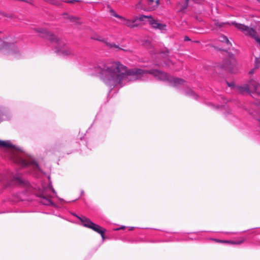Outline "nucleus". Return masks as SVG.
Masks as SVG:
<instances>
[{
	"label": "nucleus",
	"mask_w": 260,
	"mask_h": 260,
	"mask_svg": "<svg viewBox=\"0 0 260 260\" xmlns=\"http://www.w3.org/2000/svg\"><path fill=\"white\" fill-rule=\"evenodd\" d=\"M100 79L107 86L114 87L118 85L123 86L129 81L142 79L144 74H152L156 79L168 80L172 86L179 87L185 85L183 79L170 77L164 72L158 70L149 71L134 69L128 70L127 68L119 61H113L95 67Z\"/></svg>",
	"instance_id": "1"
},
{
	"label": "nucleus",
	"mask_w": 260,
	"mask_h": 260,
	"mask_svg": "<svg viewBox=\"0 0 260 260\" xmlns=\"http://www.w3.org/2000/svg\"><path fill=\"white\" fill-rule=\"evenodd\" d=\"M0 146L10 149V158L14 162L22 167L30 166L35 173L41 171L38 165L31 156L19 147L13 145L10 141L0 140Z\"/></svg>",
	"instance_id": "2"
},
{
	"label": "nucleus",
	"mask_w": 260,
	"mask_h": 260,
	"mask_svg": "<svg viewBox=\"0 0 260 260\" xmlns=\"http://www.w3.org/2000/svg\"><path fill=\"white\" fill-rule=\"evenodd\" d=\"M47 38L51 41L55 43V51L59 55L66 56L74 54L73 50L67 45L64 40L58 39L50 32L47 34Z\"/></svg>",
	"instance_id": "3"
},
{
	"label": "nucleus",
	"mask_w": 260,
	"mask_h": 260,
	"mask_svg": "<svg viewBox=\"0 0 260 260\" xmlns=\"http://www.w3.org/2000/svg\"><path fill=\"white\" fill-rule=\"evenodd\" d=\"M136 27L142 22L143 23H149L153 28L158 29L160 30H164L166 29V25L160 22L159 21L153 19L151 16L141 15L135 17Z\"/></svg>",
	"instance_id": "4"
},
{
	"label": "nucleus",
	"mask_w": 260,
	"mask_h": 260,
	"mask_svg": "<svg viewBox=\"0 0 260 260\" xmlns=\"http://www.w3.org/2000/svg\"><path fill=\"white\" fill-rule=\"evenodd\" d=\"M232 24L234 25L237 29L241 30L246 36H249L254 39L255 42L260 45V38L258 36L255 29L244 24L238 23L235 22H232Z\"/></svg>",
	"instance_id": "5"
},
{
	"label": "nucleus",
	"mask_w": 260,
	"mask_h": 260,
	"mask_svg": "<svg viewBox=\"0 0 260 260\" xmlns=\"http://www.w3.org/2000/svg\"><path fill=\"white\" fill-rule=\"evenodd\" d=\"M74 215L80 219L84 226L93 230L95 232L101 234L103 239L105 238L104 233L105 232L106 230L102 228L100 225L92 222L89 219L85 216L79 217L76 214H74Z\"/></svg>",
	"instance_id": "6"
},
{
	"label": "nucleus",
	"mask_w": 260,
	"mask_h": 260,
	"mask_svg": "<svg viewBox=\"0 0 260 260\" xmlns=\"http://www.w3.org/2000/svg\"><path fill=\"white\" fill-rule=\"evenodd\" d=\"M159 0H139L135 6L138 11H150L155 9L158 5Z\"/></svg>",
	"instance_id": "7"
},
{
	"label": "nucleus",
	"mask_w": 260,
	"mask_h": 260,
	"mask_svg": "<svg viewBox=\"0 0 260 260\" xmlns=\"http://www.w3.org/2000/svg\"><path fill=\"white\" fill-rule=\"evenodd\" d=\"M260 88V84L255 79H251L248 84L244 86L239 87V91L242 93H248L253 92L257 96H260V92L258 90Z\"/></svg>",
	"instance_id": "8"
},
{
	"label": "nucleus",
	"mask_w": 260,
	"mask_h": 260,
	"mask_svg": "<svg viewBox=\"0 0 260 260\" xmlns=\"http://www.w3.org/2000/svg\"><path fill=\"white\" fill-rule=\"evenodd\" d=\"M110 13L112 15L119 19V21L117 22L119 24L126 25L130 28L136 27V20H135V18L133 19H126L122 16L118 15L113 9L110 10Z\"/></svg>",
	"instance_id": "9"
},
{
	"label": "nucleus",
	"mask_w": 260,
	"mask_h": 260,
	"mask_svg": "<svg viewBox=\"0 0 260 260\" xmlns=\"http://www.w3.org/2000/svg\"><path fill=\"white\" fill-rule=\"evenodd\" d=\"M51 191L54 193H56L55 191L52 188L49 187L48 189H44L40 194V202L45 205H52L53 203L51 201V196L49 194L48 192Z\"/></svg>",
	"instance_id": "10"
},
{
	"label": "nucleus",
	"mask_w": 260,
	"mask_h": 260,
	"mask_svg": "<svg viewBox=\"0 0 260 260\" xmlns=\"http://www.w3.org/2000/svg\"><path fill=\"white\" fill-rule=\"evenodd\" d=\"M192 1L194 2L197 4L202 3L203 2V0H185L177 5L176 7L177 11H182L187 7L188 4L190 3Z\"/></svg>",
	"instance_id": "11"
},
{
	"label": "nucleus",
	"mask_w": 260,
	"mask_h": 260,
	"mask_svg": "<svg viewBox=\"0 0 260 260\" xmlns=\"http://www.w3.org/2000/svg\"><path fill=\"white\" fill-rule=\"evenodd\" d=\"M3 48L8 49L14 52H16L18 51L17 47L14 44L4 42L0 39V50Z\"/></svg>",
	"instance_id": "12"
},
{
	"label": "nucleus",
	"mask_w": 260,
	"mask_h": 260,
	"mask_svg": "<svg viewBox=\"0 0 260 260\" xmlns=\"http://www.w3.org/2000/svg\"><path fill=\"white\" fill-rule=\"evenodd\" d=\"M10 118L9 112L5 109H0V122L3 120L9 119Z\"/></svg>",
	"instance_id": "13"
},
{
	"label": "nucleus",
	"mask_w": 260,
	"mask_h": 260,
	"mask_svg": "<svg viewBox=\"0 0 260 260\" xmlns=\"http://www.w3.org/2000/svg\"><path fill=\"white\" fill-rule=\"evenodd\" d=\"M94 39L105 43L107 45V46L110 48L117 47V45L115 44L107 42V40L106 39L103 38L101 37H98L97 38H94Z\"/></svg>",
	"instance_id": "14"
},
{
	"label": "nucleus",
	"mask_w": 260,
	"mask_h": 260,
	"mask_svg": "<svg viewBox=\"0 0 260 260\" xmlns=\"http://www.w3.org/2000/svg\"><path fill=\"white\" fill-rule=\"evenodd\" d=\"M236 61L235 59L232 58L229 61V63L227 65L226 68L230 70L231 72L232 71V69L236 67Z\"/></svg>",
	"instance_id": "15"
},
{
	"label": "nucleus",
	"mask_w": 260,
	"mask_h": 260,
	"mask_svg": "<svg viewBox=\"0 0 260 260\" xmlns=\"http://www.w3.org/2000/svg\"><path fill=\"white\" fill-rule=\"evenodd\" d=\"M64 18L69 19L71 22H74L76 24L80 23V21L78 18L73 16H70L68 14H64Z\"/></svg>",
	"instance_id": "16"
},
{
	"label": "nucleus",
	"mask_w": 260,
	"mask_h": 260,
	"mask_svg": "<svg viewBox=\"0 0 260 260\" xmlns=\"http://www.w3.org/2000/svg\"><path fill=\"white\" fill-rule=\"evenodd\" d=\"M254 67L255 69H258L260 67V59L256 57L254 60Z\"/></svg>",
	"instance_id": "17"
},
{
	"label": "nucleus",
	"mask_w": 260,
	"mask_h": 260,
	"mask_svg": "<svg viewBox=\"0 0 260 260\" xmlns=\"http://www.w3.org/2000/svg\"><path fill=\"white\" fill-rule=\"evenodd\" d=\"M220 41L221 42H225L227 44L230 43V41H229L228 38L225 36H222L220 37Z\"/></svg>",
	"instance_id": "18"
},
{
	"label": "nucleus",
	"mask_w": 260,
	"mask_h": 260,
	"mask_svg": "<svg viewBox=\"0 0 260 260\" xmlns=\"http://www.w3.org/2000/svg\"><path fill=\"white\" fill-rule=\"evenodd\" d=\"M14 180L15 181L16 183H21V179L19 175H16L15 176L13 177Z\"/></svg>",
	"instance_id": "19"
},
{
	"label": "nucleus",
	"mask_w": 260,
	"mask_h": 260,
	"mask_svg": "<svg viewBox=\"0 0 260 260\" xmlns=\"http://www.w3.org/2000/svg\"><path fill=\"white\" fill-rule=\"evenodd\" d=\"M189 92H186V94H188V95H192L194 98H196L197 95L195 93H194L193 91L191 90V89H189Z\"/></svg>",
	"instance_id": "20"
},
{
	"label": "nucleus",
	"mask_w": 260,
	"mask_h": 260,
	"mask_svg": "<svg viewBox=\"0 0 260 260\" xmlns=\"http://www.w3.org/2000/svg\"><path fill=\"white\" fill-rule=\"evenodd\" d=\"M217 241L220 242L230 243L232 244H235V241H220V240H218Z\"/></svg>",
	"instance_id": "21"
},
{
	"label": "nucleus",
	"mask_w": 260,
	"mask_h": 260,
	"mask_svg": "<svg viewBox=\"0 0 260 260\" xmlns=\"http://www.w3.org/2000/svg\"><path fill=\"white\" fill-rule=\"evenodd\" d=\"M245 238H243L240 241H235V244H240L245 241Z\"/></svg>",
	"instance_id": "22"
},
{
	"label": "nucleus",
	"mask_w": 260,
	"mask_h": 260,
	"mask_svg": "<svg viewBox=\"0 0 260 260\" xmlns=\"http://www.w3.org/2000/svg\"><path fill=\"white\" fill-rule=\"evenodd\" d=\"M253 116L254 118L256 119L257 121H258L260 123V114L257 113L256 115Z\"/></svg>",
	"instance_id": "23"
},
{
	"label": "nucleus",
	"mask_w": 260,
	"mask_h": 260,
	"mask_svg": "<svg viewBox=\"0 0 260 260\" xmlns=\"http://www.w3.org/2000/svg\"><path fill=\"white\" fill-rule=\"evenodd\" d=\"M256 69H255V67H254L253 69H252L251 70H250V71H249V74H253V73H254V72H255V70H256Z\"/></svg>",
	"instance_id": "24"
},
{
	"label": "nucleus",
	"mask_w": 260,
	"mask_h": 260,
	"mask_svg": "<svg viewBox=\"0 0 260 260\" xmlns=\"http://www.w3.org/2000/svg\"><path fill=\"white\" fill-rule=\"evenodd\" d=\"M124 229V226H122V227H121V228H120L119 229H117L116 230H121V229Z\"/></svg>",
	"instance_id": "25"
},
{
	"label": "nucleus",
	"mask_w": 260,
	"mask_h": 260,
	"mask_svg": "<svg viewBox=\"0 0 260 260\" xmlns=\"http://www.w3.org/2000/svg\"><path fill=\"white\" fill-rule=\"evenodd\" d=\"M42 31H44V30H42V29H40L38 30V31H39V32H42Z\"/></svg>",
	"instance_id": "26"
},
{
	"label": "nucleus",
	"mask_w": 260,
	"mask_h": 260,
	"mask_svg": "<svg viewBox=\"0 0 260 260\" xmlns=\"http://www.w3.org/2000/svg\"><path fill=\"white\" fill-rule=\"evenodd\" d=\"M134 227H130L129 230H132L133 229H134Z\"/></svg>",
	"instance_id": "27"
},
{
	"label": "nucleus",
	"mask_w": 260,
	"mask_h": 260,
	"mask_svg": "<svg viewBox=\"0 0 260 260\" xmlns=\"http://www.w3.org/2000/svg\"><path fill=\"white\" fill-rule=\"evenodd\" d=\"M185 40H189V39L188 38V37H185Z\"/></svg>",
	"instance_id": "28"
},
{
	"label": "nucleus",
	"mask_w": 260,
	"mask_h": 260,
	"mask_svg": "<svg viewBox=\"0 0 260 260\" xmlns=\"http://www.w3.org/2000/svg\"><path fill=\"white\" fill-rule=\"evenodd\" d=\"M4 179L5 180H7L8 179H7V177H5V178H4Z\"/></svg>",
	"instance_id": "29"
},
{
	"label": "nucleus",
	"mask_w": 260,
	"mask_h": 260,
	"mask_svg": "<svg viewBox=\"0 0 260 260\" xmlns=\"http://www.w3.org/2000/svg\"><path fill=\"white\" fill-rule=\"evenodd\" d=\"M112 48H115L114 47H113ZM116 48H119V49H120V48H119L118 46Z\"/></svg>",
	"instance_id": "30"
},
{
	"label": "nucleus",
	"mask_w": 260,
	"mask_h": 260,
	"mask_svg": "<svg viewBox=\"0 0 260 260\" xmlns=\"http://www.w3.org/2000/svg\"><path fill=\"white\" fill-rule=\"evenodd\" d=\"M73 1H75V0H73L72 1H70V3H72Z\"/></svg>",
	"instance_id": "31"
},
{
	"label": "nucleus",
	"mask_w": 260,
	"mask_h": 260,
	"mask_svg": "<svg viewBox=\"0 0 260 260\" xmlns=\"http://www.w3.org/2000/svg\"><path fill=\"white\" fill-rule=\"evenodd\" d=\"M258 3H260V0H257Z\"/></svg>",
	"instance_id": "32"
},
{
	"label": "nucleus",
	"mask_w": 260,
	"mask_h": 260,
	"mask_svg": "<svg viewBox=\"0 0 260 260\" xmlns=\"http://www.w3.org/2000/svg\"><path fill=\"white\" fill-rule=\"evenodd\" d=\"M166 52H167V53L168 54V51L167 50Z\"/></svg>",
	"instance_id": "33"
}]
</instances>
